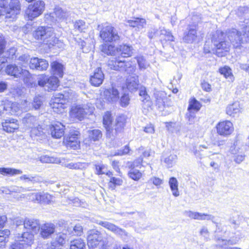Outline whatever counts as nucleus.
I'll return each instance as SVG.
<instances>
[{"label":"nucleus","instance_id":"f257e3e1","mask_svg":"<svg viewBox=\"0 0 249 249\" xmlns=\"http://www.w3.org/2000/svg\"><path fill=\"white\" fill-rule=\"evenodd\" d=\"M101 50L107 55L117 57L108 60L107 64L110 69L124 71L128 74H133L135 72L136 67L132 64L131 61H126L120 59V57L125 58L132 56L133 53V48L132 46L123 44L115 46L112 44L104 43L101 46Z\"/></svg>","mask_w":249,"mask_h":249},{"label":"nucleus","instance_id":"f03ea898","mask_svg":"<svg viewBox=\"0 0 249 249\" xmlns=\"http://www.w3.org/2000/svg\"><path fill=\"white\" fill-rule=\"evenodd\" d=\"M24 227L33 233L25 232L21 235L16 236L15 242L12 244L10 249H26L34 242L33 233H37L40 230L39 221L34 219L26 218L24 221Z\"/></svg>","mask_w":249,"mask_h":249},{"label":"nucleus","instance_id":"7ed1b4c3","mask_svg":"<svg viewBox=\"0 0 249 249\" xmlns=\"http://www.w3.org/2000/svg\"><path fill=\"white\" fill-rule=\"evenodd\" d=\"M37 39L43 40L45 43L59 48H63L64 44L55 37L53 30L49 27H39L34 33Z\"/></svg>","mask_w":249,"mask_h":249},{"label":"nucleus","instance_id":"20e7f679","mask_svg":"<svg viewBox=\"0 0 249 249\" xmlns=\"http://www.w3.org/2000/svg\"><path fill=\"white\" fill-rule=\"evenodd\" d=\"M20 11L18 0H0V16L13 20Z\"/></svg>","mask_w":249,"mask_h":249},{"label":"nucleus","instance_id":"39448f33","mask_svg":"<svg viewBox=\"0 0 249 249\" xmlns=\"http://www.w3.org/2000/svg\"><path fill=\"white\" fill-rule=\"evenodd\" d=\"M212 42L216 49V54L219 57L225 56L230 50V44L226 40V35L220 30L213 35Z\"/></svg>","mask_w":249,"mask_h":249},{"label":"nucleus","instance_id":"423d86ee","mask_svg":"<svg viewBox=\"0 0 249 249\" xmlns=\"http://www.w3.org/2000/svg\"><path fill=\"white\" fill-rule=\"evenodd\" d=\"M99 36L105 43L115 42L120 39V36L116 29L111 25L105 23L98 25Z\"/></svg>","mask_w":249,"mask_h":249},{"label":"nucleus","instance_id":"0eeeda50","mask_svg":"<svg viewBox=\"0 0 249 249\" xmlns=\"http://www.w3.org/2000/svg\"><path fill=\"white\" fill-rule=\"evenodd\" d=\"M94 110V106L91 104L73 106L70 113L71 120L74 123H76V120L81 121L86 118L87 115L92 114Z\"/></svg>","mask_w":249,"mask_h":249},{"label":"nucleus","instance_id":"6e6552de","mask_svg":"<svg viewBox=\"0 0 249 249\" xmlns=\"http://www.w3.org/2000/svg\"><path fill=\"white\" fill-rule=\"evenodd\" d=\"M20 198H26L29 201L41 205L50 204L53 201V196L44 192H38L36 193H29L26 195H22Z\"/></svg>","mask_w":249,"mask_h":249},{"label":"nucleus","instance_id":"1a4fd4ad","mask_svg":"<svg viewBox=\"0 0 249 249\" xmlns=\"http://www.w3.org/2000/svg\"><path fill=\"white\" fill-rule=\"evenodd\" d=\"M38 85L48 91L55 90L59 86L58 77L44 74L39 75L37 78Z\"/></svg>","mask_w":249,"mask_h":249},{"label":"nucleus","instance_id":"9d476101","mask_svg":"<svg viewBox=\"0 0 249 249\" xmlns=\"http://www.w3.org/2000/svg\"><path fill=\"white\" fill-rule=\"evenodd\" d=\"M63 143L67 148L77 149L80 145V133L79 131L71 129L68 134L64 138Z\"/></svg>","mask_w":249,"mask_h":249},{"label":"nucleus","instance_id":"9b49d317","mask_svg":"<svg viewBox=\"0 0 249 249\" xmlns=\"http://www.w3.org/2000/svg\"><path fill=\"white\" fill-rule=\"evenodd\" d=\"M45 9V3L37 0L28 5L25 10V16L29 20H32L41 15Z\"/></svg>","mask_w":249,"mask_h":249},{"label":"nucleus","instance_id":"f8f14e48","mask_svg":"<svg viewBox=\"0 0 249 249\" xmlns=\"http://www.w3.org/2000/svg\"><path fill=\"white\" fill-rule=\"evenodd\" d=\"M97 224L105 228L117 236L121 237L124 241L126 240L129 237V234L124 229H123L113 223L107 221H97Z\"/></svg>","mask_w":249,"mask_h":249},{"label":"nucleus","instance_id":"ddd939ff","mask_svg":"<svg viewBox=\"0 0 249 249\" xmlns=\"http://www.w3.org/2000/svg\"><path fill=\"white\" fill-rule=\"evenodd\" d=\"M68 17V13L64 12L61 8H55L53 12L45 15V19L47 23L51 24L56 22L66 21Z\"/></svg>","mask_w":249,"mask_h":249},{"label":"nucleus","instance_id":"4468645a","mask_svg":"<svg viewBox=\"0 0 249 249\" xmlns=\"http://www.w3.org/2000/svg\"><path fill=\"white\" fill-rule=\"evenodd\" d=\"M68 99L64 94H55L52 100L51 104L53 111L57 113H62L66 107V103Z\"/></svg>","mask_w":249,"mask_h":249},{"label":"nucleus","instance_id":"2eb2a0df","mask_svg":"<svg viewBox=\"0 0 249 249\" xmlns=\"http://www.w3.org/2000/svg\"><path fill=\"white\" fill-rule=\"evenodd\" d=\"M87 241L89 249H100L103 245L100 233L96 230H90L88 231Z\"/></svg>","mask_w":249,"mask_h":249},{"label":"nucleus","instance_id":"dca6fc26","mask_svg":"<svg viewBox=\"0 0 249 249\" xmlns=\"http://www.w3.org/2000/svg\"><path fill=\"white\" fill-rule=\"evenodd\" d=\"M243 28H242L241 31L232 29L229 30L226 35L228 39L230 41L231 43L233 45V47L237 48L239 47L243 43V38H246V36H244L243 32Z\"/></svg>","mask_w":249,"mask_h":249},{"label":"nucleus","instance_id":"f3484780","mask_svg":"<svg viewBox=\"0 0 249 249\" xmlns=\"http://www.w3.org/2000/svg\"><path fill=\"white\" fill-rule=\"evenodd\" d=\"M6 73L15 77H20L21 76H24L26 79L24 78L25 82H27V79L30 76L28 71L23 70L20 67H18L15 65H8L5 69Z\"/></svg>","mask_w":249,"mask_h":249},{"label":"nucleus","instance_id":"a211bd4d","mask_svg":"<svg viewBox=\"0 0 249 249\" xmlns=\"http://www.w3.org/2000/svg\"><path fill=\"white\" fill-rule=\"evenodd\" d=\"M139 95L141 96V100L142 102V111L146 114L151 109L152 103L145 87H140Z\"/></svg>","mask_w":249,"mask_h":249},{"label":"nucleus","instance_id":"6ab92c4d","mask_svg":"<svg viewBox=\"0 0 249 249\" xmlns=\"http://www.w3.org/2000/svg\"><path fill=\"white\" fill-rule=\"evenodd\" d=\"M201 106V104L195 98H193L190 99L186 117L191 123L193 122L195 117V113L200 109Z\"/></svg>","mask_w":249,"mask_h":249},{"label":"nucleus","instance_id":"aec40b11","mask_svg":"<svg viewBox=\"0 0 249 249\" xmlns=\"http://www.w3.org/2000/svg\"><path fill=\"white\" fill-rule=\"evenodd\" d=\"M29 65L31 69L38 71L46 70L49 66V63L46 60L37 57L31 58Z\"/></svg>","mask_w":249,"mask_h":249},{"label":"nucleus","instance_id":"412c9836","mask_svg":"<svg viewBox=\"0 0 249 249\" xmlns=\"http://www.w3.org/2000/svg\"><path fill=\"white\" fill-rule=\"evenodd\" d=\"M104 74L101 68H98L90 76L89 82L91 85L94 87H99L104 80Z\"/></svg>","mask_w":249,"mask_h":249},{"label":"nucleus","instance_id":"4be33fe9","mask_svg":"<svg viewBox=\"0 0 249 249\" xmlns=\"http://www.w3.org/2000/svg\"><path fill=\"white\" fill-rule=\"evenodd\" d=\"M142 162V158H139L135 160L133 162L134 167L128 172V176L131 179L138 181L142 177V173L139 170L135 168V167H139Z\"/></svg>","mask_w":249,"mask_h":249},{"label":"nucleus","instance_id":"5701e85b","mask_svg":"<svg viewBox=\"0 0 249 249\" xmlns=\"http://www.w3.org/2000/svg\"><path fill=\"white\" fill-rule=\"evenodd\" d=\"M243 108L239 102L229 105L226 107V113L232 117L238 116L242 112Z\"/></svg>","mask_w":249,"mask_h":249},{"label":"nucleus","instance_id":"b1692460","mask_svg":"<svg viewBox=\"0 0 249 249\" xmlns=\"http://www.w3.org/2000/svg\"><path fill=\"white\" fill-rule=\"evenodd\" d=\"M64 69V66L58 61H53L51 64V73L53 76L62 77Z\"/></svg>","mask_w":249,"mask_h":249},{"label":"nucleus","instance_id":"393cba45","mask_svg":"<svg viewBox=\"0 0 249 249\" xmlns=\"http://www.w3.org/2000/svg\"><path fill=\"white\" fill-rule=\"evenodd\" d=\"M104 96L108 102L115 103L119 99V92L116 89L112 87L105 90L104 92Z\"/></svg>","mask_w":249,"mask_h":249},{"label":"nucleus","instance_id":"a878e982","mask_svg":"<svg viewBox=\"0 0 249 249\" xmlns=\"http://www.w3.org/2000/svg\"><path fill=\"white\" fill-rule=\"evenodd\" d=\"M127 24L132 27L135 28L137 31H140L145 27L146 24V20L143 18H133L126 21Z\"/></svg>","mask_w":249,"mask_h":249},{"label":"nucleus","instance_id":"bb28decb","mask_svg":"<svg viewBox=\"0 0 249 249\" xmlns=\"http://www.w3.org/2000/svg\"><path fill=\"white\" fill-rule=\"evenodd\" d=\"M139 81L138 76L134 74L129 76L126 79V86L128 90L130 92H134L138 89Z\"/></svg>","mask_w":249,"mask_h":249},{"label":"nucleus","instance_id":"cd10ccee","mask_svg":"<svg viewBox=\"0 0 249 249\" xmlns=\"http://www.w3.org/2000/svg\"><path fill=\"white\" fill-rule=\"evenodd\" d=\"M40 235L44 238L49 237L55 230V226L52 223H45L40 227Z\"/></svg>","mask_w":249,"mask_h":249},{"label":"nucleus","instance_id":"c85d7f7f","mask_svg":"<svg viewBox=\"0 0 249 249\" xmlns=\"http://www.w3.org/2000/svg\"><path fill=\"white\" fill-rule=\"evenodd\" d=\"M188 30V32L184 35L183 39L186 43H192L196 40L197 37L196 26H190Z\"/></svg>","mask_w":249,"mask_h":249},{"label":"nucleus","instance_id":"c756f323","mask_svg":"<svg viewBox=\"0 0 249 249\" xmlns=\"http://www.w3.org/2000/svg\"><path fill=\"white\" fill-rule=\"evenodd\" d=\"M67 236L64 233H59L51 243V249H58L65 243Z\"/></svg>","mask_w":249,"mask_h":249},{"label":"nucleus","instance_id":"7c9ffc66","mask_svg":"<svg viewBox=\"0 0 249 249\" xmlns=\"http://www.w3.org/2000/svg\"><path fill=\"white\" fill-rule=\"evenodd\" d=\"M65 125H51L50 131L52 136L56 139L60 138L64 135Z\"/></svg>","mask_w":249,"mask_h":249},{"label":"nucleus","instance_id":"2f4dec72","mask_svg":"<svg viewBox=\"0 0 249 249\" xmlns=\"http://www.w3.org/2000/svg\"><path fill=\"white\" fill-rule=\"evenodd\" d=\"M169 185L172 195L175 197L178 196H179L178 182L177 178L174 177L170 178L169 180Z\"/></svg>","mask_w":249,"mask_h":249},{"label":"nucleus","instance_id":"473e14b6","mask_svg":"<svg viewBox=\"0 0 249 249\" xmlns=\"http://www.w3.org/2000/svg\"><path fill=\"white\" fill-rule=\"evenodd\" d=\"M217 133L223 136L230 135L233 131V125H217Z\"/></svg>","mask_w":249,"mask_h":249},{"label":"nucleus","instance_id":"72a5a7b5","mask_svg":"<svg viewBox=\"0 0 249 249\" xmlns=\"http://www.w3.org/2000/svg\"><path fill=\"white\" fill-rule=\"evenodd\" d=\"M4 108L6 110L9 111L11 114L18 113L20 111L19 104L16 102H8L5 105Z\"/></svg>","mask_w":249,"mask_h":249},{"label":"nucleus","instance_id":"f704fd0d","mask_svg":"<svg viewBox=\"0 0 249 249\" xmlns=\"http://www.w3.org/2000/svg\"><path fill=\"white\" fill-rule=\"evenodd\" d=\"M70 249H86V243L81 238L73 240L71 242Z\"/></svg>","mask_w":249,"mask_h":249},{"label":"nucleus","instance_id":"c9c22d12","mask_svg":"<svg viewBox=\"0 0 249 249\" xmlns=\"http://www.w3.org/2000/svg\"><path fill=\"white\" fill-rule=\"evenodd\" d=\"M219 71L220 74L223 75L226 79L231 81H233L234 77L232 73L231 70L229 67L225 66L220 68L219 69Z\"/></svg>","mask_w":249,"mask_h":249},{"label":"nucleus","instance_id":"e433bc0d","mask_svg":"<svg viewBox=\"0 0 249 249\" xmlns=\"http://www.w3.org/2000/svg\"><path fill=\"white\" fill-rule=\"evenodd\" d=\"M10 234L9 230H4L0 231V249H3L6 245V239Z\"/></svg>","mask_w":249,"mask_h":249},{"label":"nucleus","instance_id":"4c0bfd02","mask_svg":"<svg viewBox=\"0 0 249 249\" xmlns=\"http://www.w3.org/2000/svg\"><path fill=\"white\" fill-rule=\"evenodd\" d=\"M96 173L98 175L106 174L108 177H111L112 175L111 172L108 171L106 165L103 164H99L95 165Z\"/></svg>","mask_w":249,"mask_h":249},{"label":"nucleus","instance_id":"58836bf2","mask_svg":"<svg viewBox=\"0 0 249 249\" xmlns=\"http://www.w3.org/2000/svg\"><path fill=\"white\" fill-rule=\"evenodd\" d=\"M102 136V133L99 130H93L89 131V139L90 141H99Z\"/></svg>","mask_w":249,"mask_h":249},{"label":"nucleus","instance_id":"ea45409f","mask_svg":"<svg viewBox=\"0 0 249 249\" xmlns=\"http://www.w3.org/2000/svg\"><path fill=\"white\" fill-rule=\"evenodd\" d=\"M137 59L140 70H146L150 66V64L145 60L143 56H138Z\"/></svg>","mask_w":249,"mask_h":249},{"label":"nucleus","instance_id":"a19ab883","mask_svg":"<svg viewBox=\"0 0 249 249\" xmlns=\"http://www.w3.org/2000/svg\"><path fill=\"white\" fill-rule=\"evenodd\" d=\"M74 29L80 32H85L88 27V25L82 20L76 21L74 23Z\"/></svg>","mask_w":249,"mask_h":249},{"label":"nucleus","instance_id":"79ce46f5","mask_svg":"<svg viewBox=\"0 0 249 249\" xmlns=\"http://www.w3.org/2000/svg\"><path fill=\"white\" fill-rule=\"evenodd\" d=\"M40 160L44 163H59L60 162V160L58 158L53 157H50L47 155L42 156L40 157Z\"/></svg>","mask_w":249,"mask_h":249},{"label":"nucleus","instance_id":"37998d69","mask_svg":"<svg viewBox=\"0 0 249 249\" xmlns=\"http://www.w3.org/2000/svg\"><path fill=\"white\" fill-rule=\"evenodd\" d=\"M37 119L36 117L27 114L22 119V123L34 124L37 123Z\"/></svg>","mask_w":249,"mask_h":249},{"label":"nucleus","instance_id":"c03bdc74","mask_svg":"<svg viewBox=\"0 0 249 249\" xmlns=\"http://www.w3.org/2000/svg\"><path fill=\"white\" fill-rule=\"evenodd\" d=\"M198 215L197 220H211L213 222L215 223L214 221L215 217L212 214L198 213Z\"/></svg>","mask_w":249,"mask_h":249},{"label":"nucleus","instance_id":"a18cd8bd","mask_svg":"<svg viewBox=\"0 0 249 249\" xmlns=\"http://www.w3.org/2000/svg\"><path fill=\"white\" fill-rule=\"evenodd\" d=\"M122 182V180L120 178L111 177L109 182V186L112 189H114L116 185H121Z\"/></svg>","mask_w":249,"mask_h":249},{"label":"nucleus","instance_id":"49530a36","mask_svg":"<svg viewBox=\"0 0 249 249\" xmlns=\"http://www.w3.org/2000/svg\"><path fill=\"white\" fill-rule=\"evenodd\" d=\"M129 102L130 98L128 94L124 93L120 98V105L122 107H127L129 105Z\"/></svg>","mask_w":249,"mask_h":249},{"label":"nucleus","instance_id":"de8ad7c7","mask_svg":"<svg viewBox=\"0 0 249 249\" xmlns=\"http://www.w3.org/2000/svg\"><path fill=\"white\" fill-rule=\"evenodd\" d=\"M103 124H111L112 123V117L110 112L107 111L103 116Z\"/></svg>","mask_w":249,"mask_h":249},{"label":"nucleus","instance_id":"09e8293b","mask_svg":"<svg viewBox=\"0 0 249 249\" xmlns=\"http://www.w3.org/2000/svg\"><path fill=\"white\" fill-rule=\"evenodd\" d=\"M106 129L107 131V136L110 138L114 136L116 134V129H114L112 125H106Z\"/></svg>","mask_w":249,"mask_h":249},{"label":"nucleus","instance_id":"8fccbe9b","mask_svg":"<svg viewBox=\"0 0 249 249\" xmlns=\"http://www.w3.org/2000/svg\"><path fill=\"white\" fill-rule=\"evenodd\" d=\"M20 180H24L26 181L34 182L38 181V179L36 178V177L32 176L30 175H24L20 177Z\"/></svg>","mask_w":249,"mask_h":249},{"label":"nucleus","instance_id":"3c124183","mask_svg":"<svg viewBox=\"0 0 249 249\" xmlns=\"http://www.w3.org/2000/svg\"><path fill=\"white\" fill-rule=\"evenodd\" d=\"M30 59V56L28 54H23L18 57V60L20 61L21 65L23 67H26L28 64V61Z\"/></svg>","mask_w":249,"mask_h":249},{"label":"nucleus","instance_id":"603ef678","mask_svg":"<svg viewBox=\"0 0 249 249\" xmlns=\"http://www.w3.org/2000/svg\"><path fill=\"white\" fill-rule=\"evenodd\" d=\"M199 233L201 236L203 237L205 240L207 241L209 239V232L206 227H202L200 230Z\"/></svg>","mask_w":249,"mask_h":249},{"label":"nucleus","instance_id":"864d4df0","mask_svg":"<svg viewBox=\"0 0 249 249\" xmlns=\"http://www.w3.org/2000/svg\"><path fill=\"white\" fill-rule=\"evenodd\" d=\"M22 171L20 170L12 168H7V176H14L16 175L21 174Z\"/></svg>","mask_w":249,"mask_h":249},{"label":"nucleus","instance_id":"5fc2aeb1","mask_svg":"<svg viewBox=\"0 0 249 249\" xmlns=\"http://www.w3.org/2000/svg\"><path fill=\"white\" fill-rule=\"evenodd\" d=\"M16 52V49L15 48H12L10 49L9 51L5 53L4 56L7 58L13 59L15 57V55Z\"/></svg>","mask_w":249,"mask_h":249},{"label":"nucleus","instance_id":"6e6d98bb","mask_svg":"<svg viewBox=\"0 0 249 249\" xmlns=\"http://www.w3.org/2000/svg\"><path fill=\"white\" fill-rule=\"evenodd\" d=\"M130 151V148L128 145H126L123 149H121L115 152L114 156H123L127 154Z\"/></svg>","mask_w":249,"mask_h":249},{"label":"nucleus","instance_id":"4d7b16f0","mask_svg":"<svg viewBox=\"0 0 249 249\" xmlns=\"http://www.w3.org/2000/svg\"><path fill=\"white\" fill-rule=\"evenodd\" d=\"M198 213L196 212H193L191 211H186L184 212V214L191 218L197 220V216Z\"/></svg>","mask_w":249,"mask_h":249},{"label":"nucleus","instance_id":"13d9d810","mask_svg":"<svg viewBox=\"0 0 249 249\" xmlns=\"http://www.w3.org/2000/svg\"><path fill=\"white\" fill-rule=\"evenodd\" d=\"M177 158V156L174 155H170L168 157L165 158L164 162L167 164L169 167H171L172 165L173 161Z\"/></svg>","mask_w":249,"mask_h":249},{"label":"nucleus","instance_id":"bf43d9fd","mask_svg":"<svg viewBox=\"0 0 249 249\" xmlns=\"http://www.w3.org/2000/svg\"><path fill=\"white\" fill-rule=\"evenodd\" d=\"M42 101L39 97H36L33 103V106L36 109H38L42 105Z\"/></svg>","mask_w":249,"mask_h":249},{"label":"nucleus","instance_id":"052dcab7","mask_svg":"<svg viewBox=\"0 0 249 249\" xmlns=\"http://www.w3.org/2000/svg\"><path fill=\"white\" fill-rule=\"evenodd\" d=\"M30 104L26 100L22 101L19 104L20 111H26L30 108Z\"/></svg>","mask_w":249,"mask_h":249},{"label":"nucleus","instance_id":"680f3d73","mask_svg":"<svg viewBox=\"0 0 249 249\" xmlns=\"http://www.w3.org/2000/svg\"><path fill=\"white\" fill-rule=\"evenodd\" d=\"M74 234L80 236L83 233V227L80 224L76 225L73 228Z\"/></svg>","mask_w":249,"mask_h":249},{"label":"nucleus","instance_id":"e2e57ef3","mask_svg":"<svg viewBox=\"0 0 249 249\" xmlns=\"http://www.w3.org/2000/svg\"><path fill=\"white\" fill-rule=\"evenodd\" d=\"M126 117L124 115L118 116L116 118L117 124H124L127 123Z\"/></svg>","mask_w":249,"mask_h":249},{"label":"nucleus","instance_id":"0e129e2a","mask_svg":"<svg viewBox=\"0 0 249 249\" xmlns=\"http://www.w3.org/2000/svg\"><path fill=\"white\" fill-rule=\"evenodd\" d=\"M149 181L152 182L153 184L157 187L160 186L163 183V180L157 177L151 178L150 179Z\"/></svg>","mask_w":249,"mask_h":249},{"label":"nucleus","instance_id":"69168bd1","mask_svg":"<svg viewBox=\"0 0 249 249\" xmlns=\"http://www.w3.org/2000/svg\"><path fill=\"white\" fill-rule=\"evenodd\" d=\"M66 167L70 169H79L82 167L81 163H70L67 164Z\"/></svg>","mask_w":249,"mask_h":249},{"label":"nucleus","instance_id":"338daca9","mask_svg":"<svg viewBox=\"0 0 249 249\" xmlns=\"http://www.w3.org/2000/svg\"><path fill=\"white\" fill-rule=\"evenodd\" d=\"M201 88L207 92H209L211 90V86L206 81H203L201 83Z\"/></svg>","mask_w":249,"mask_h":249},{"label":"nucleus","instance_id":"774afa93","mask_svg":"<svg viewBox=\"0 0 249 249\" xmlns=\"http://www.w3.org/2000/svg\"><path fill=\"white\" fill-rule=\"evenodd\" d=\"M2 126L3 130L7 133L13 132L15 130L18 128V127H12L11 126V125H2Z\"/></svg>","mask_w":249,"mask_h":249}]
</instances>
